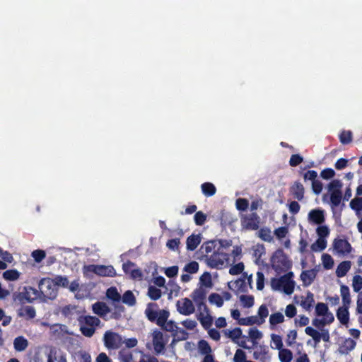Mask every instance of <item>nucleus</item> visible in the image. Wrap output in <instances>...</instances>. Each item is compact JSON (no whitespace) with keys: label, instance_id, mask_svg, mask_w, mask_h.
<instances>
[{"label":"nucleus","instance_id":"f257e3e1","mask_svg":"<svg viewBox=\"0 0 362 362\" xmlns=\"http://www.w3.org/2000/svg\"><path fill=\"white\" fill-rule=\"evenodd\" d=\"M293 278V272H288L279 278H273L270 282L271 288L273 291L290 296L293 293L296 286V282Z\"/></svg>","mask_w":362,"mask_h":362},{"label":"nucleus","instance_id":"f03ea898","mask_svg":"<svg viewBox=\"0 0 362 362\" xmlns=\"http://www.w3.org/2000/svg\"><path fill=\"white\" fill-rule=\"evenodd\" d=\"M315 313L317 317L312 320V325L315 327L319 328L329 325L334 320L333 313L329 311L327 305L324 303H317Z\"/></svg>","mask_w":362,"mask_h":362},{"label":"nucleus","instance_id":"7ed1b4c3","mask_svg":"<svg viewBox=\"0 0 362 362\" xmlns=\"http://www.w3.org/2000/svg\"><path fill=\"white\" fill-rule=\"evenodd\" d=\"M228 255L221 250H216V252L204 257V262L211 269H221L228 264Z\"/></svg>","mask_w":362,"mask_h":362},{"label":"nucleus","instance_id":"20e7f679","mask_svg":"<svg viewBox=\"0 0 362 362\" xmlns=\"http://www.w3.org/2000/svg\"><path fill=\"white\" fill-rule=\"evenodd\" d=\"M317 238L311 245L310 249L314 252H320L327 246V238L330 234V229L327 226L317 227L315 230Z\"/></svg>","mask_w":362,"mask_h":362},{"label":"nucleus","instance_id":"39448f33","mask_svg":"<svg viewBox=\"0 0 362 362\" xmlns=\"http://www.w3.org/2000/svg\"><path fill=\"white\" fill-rule=\"evenodd\" d=\"M39 292L45 300H54L58 295V289L55 286L52 279L42 278L38 283Z\"/></svg>","mask_w":362,"mask_h":362},{"label":"nucleus","instance_id":"423d86ee","mask_svg":"<svg viewBox=\"0 0 362 362\" xmlns=\"http://www.w3.org/2000/svg\"><path fill=\"white\" fill-rule=\"evenodd\" d=\"M271 262L273 269L277 272L287 271L292 265L291 261L281 250H278L274 253Z\"/></svg>","mask_w":362,"mask_h":362},{"label":"nucleus","instance_id":"0eeeda50","mask_svg":"<svg viewBox=\"0 0 362 362\" xmlns=\"http://www.w3.org/2000/svg\"><path fill=\"white\" fill-rule=\"evenodd\" d=\"M80 331L86 337H91L95 332V327L99 326L100 320L95 316L86 315L80 321Z\"/></svg>","mask_w":362,"mask_h":362},{"label":"nucleus","instance_id":"6e6552de","mask_svg":"<svg viewBox=\"0 0 362 362\" xmlns=\"http://www.w3.org/2000/svg\"><path fill=\"white\" fill-rule=\"evenodd\" d=\"M307 335L312 338L313 341V347H316L321 340L328 342L329 341L330 337L328 329H322L321 332L317 330L312 327H307L305 329Z\"/></svg>","mask_w":362,"mask_h":362},{"label":"nucleus","instance_id":"1a4fd4ad","mask_svg":"<svg viewBox=\"0 0 362 362\" xmlns=\"http://www.w3.org/2000/svg\"><path fill=\"white\" fill-rule=\"evenodd\" d=\"M105 346L108 349H117L123 344L120 334L112 331H106L103 336Z\"/></svg>","mask_w":362,"mask_h":362},{"label":"nucleus","instance_id":"9d476101","mask_svg":"<svg viewBox=\"0 0 362 362\" xmlns=\"http://www.w3.org/2000/svg\"><path fill=\"white\" fill-rule=\"evenodd\" d=\"M333 253L338 256L346 257L352 251V247L348 240L335 238L332 242Z\"/></svg>","mask_w":362,"mask_h":362},{"label":"nucleus","instance_id":"9b49d317","mask_svg":"<svg viewBox=\"0 0 362 362\" xmlns=\"http://www.w3.org/2000/svg\"><path fill=\"white\" fill-rule=\"evenodd\" d=\"M307 220L309 224L312 226H317V227L326 226L324 224L325 221V210L320 208L311 209L308 214Z\"/></svg>","mask_w":362,"mask_h":362},{"label":"nucleus","instance_id":"f8f14e48","mask_svg":"<svg viewBox=\"0 0 362 362\" xmlns=\"http://www.w3.org/2000/svg\"><path fill=\"white\" fill-rule=\"evenodd\" d=\"M177 312L185 316L192 315L195 312V305L193 301L188 298H182L176 303Z\"/></svg>","mask_w":362,"mask_h":362},{"label":"nucleus","instance_id":"ddd939ff","mask_svg":"<svg viewBox=\"0 0 362 362\" xmlns=\"http://www.w3.org/2000/svg\"><path fill=\"white\" fill-rule=\"evenodd\" d=\"M259 220L257 214L252 213L242 217L241 225L246 230H257L259 227Z\"/></svg>","mask_w":362,"mask_h":362},{"label":"nucleus","instance_id":"4468645a","mask_svg":"<svg viewBox=\"0 0 362 362\" xmlns=\"http://www.w3.org/2000/svg\"><path fill=\"white\" fill-rule=\"evenodd\" d=\"M232 298V295L227 291L221 293H212L209 296V302L210 304L221 308L225 301H229Z\"/></svg>","mask_w":362,"mask_h":362},{"label":"nucleus","instance_id":"2eb2a0df","mask_svg":"<svg viewBox=\"0 0 362 362\" xmlns=\"http://www.w3.org/2000/svg\"><path fill=\"white\" fill-rule=\"evenodd\" d=\"M169 313L165 310H160V327L167 332L173 333L177 329V326L172 320H168Z\"/></svg>","mask_w":362,"mask_h":362},{"label":"nucleus","instance_id":"dca6fc26","mask_svg":"<svg viewBox=\"0 0 362 362\" xmlns=\"http://www.w3.org/2000/svg\"><path fill=\"white\" fill-rule=\"evenodd\" d=\"M255 360L259 362H271L272 356L267 347L260 346L257 347L252 354Z\"/></svg>","mask_w":362,"mask_h":362},{"label":"nucleus","instance_id":"f3484780","mask_svg":"<svg viewBox=\"0 0 362 362\" xmlns=\"http://www.w3.org/2000/svg\"><path fill=\"white\" fill-rule=\"evenodd\" d=\"M294 300L296 303H299L300 305L305 310H310L314 303V295L311 292H307L305 296H295Z\"/></svg>","mask_w":362,"mask_h":362},{"label":"nucleus","instance_id":"a211bd4d","mask_svg":"<svg viewBox=\"0 0 362 362\" xmlns=\"http://www.w3.org/2000/svg\"><path fill=\"white\" fill-rule=\"evenodd\" d=\"M93 312L100 317L101 318L107 320L106 315L110 312V308L104 302L98 301L92 305Z\"/></svg>","mask_w":362,"mask_h":362},{"label":"nucleus","instance_id":"6ab92c4d","mask_svg":"<svg viewBox=\"0 0 362 362\" xmlns=\"http://www.w3.org/2000/svg\"><path fill=\"white\" fill-rule=\"evenodd\" d=\"M191 298L193 301L199 307L204 304V300L206 296V291L204 288L199 286L191 293Z\"/></svg>","mask_w":362,"mask_h":362},{"label":"nucleus","instance_id":"aec40b11","mask_svg":"<svg viewBox=\"0 0 362 362\" xmlns=\"http://www.w3.org/2000/svg\"><path fill=\"white\" fill-rule=\"evenodd\" d=\"M216 244V240L209 241L204 243L200 248V252L202 255L201 259L204 261L205 256L210 255V253L213 254L214 252H216V250H218Z\"/></svg>","mask_w":362,"mask_h":362},{"label":"nucleus","instance_id":"412c9836","mask_svg":"<svg viewBox=\"0 0 362 362\" xmlns=\"http://www.w3.org/2000/svg\"><path fill=\"white\" fill-rule=\"evenodd\" d=\"M204 312H202L199 315V320L200 321V323L205 329H209L211 328L212 324H213V317L211 315V314L209 312L208 308L205 305H204Z\"/></svg>","mask_w":362,"mask_h":362},{"label":"nucleus","instance_id":"4be33fe9","mask_svg":"<svg viewBox=\"0 0 362 362\" xmlns=\"http://www.w3.org/2000/svg\"><path fill=\"white\" fill-rule=\"evenodd\" d=\"M157 308L156 303H148L146 308L145 313L147 318L152 322H155L158 325V311L156 310Z\"/></svg>","mask_w":362,"mask_h":362},{"label":"nucleus","instance_id":"5701e85b","mask_svg":"<svg viewBox=\"0 0 362 362\" xmlns=\"http://www.w3.org/2000/svg\"><path fill=\"white\" fill-rule=\"evenodd\" d=\"M317 271L316 269H310L303 271L300 274V279L305 286H310L316 277Z\"/></svg>","mask_w":362,"mask_h":362},{"label":"nucleus","instance_id":"b1692460","mask_svg":"<svg viewBox=\"0 0 362 362\" xmlns=\"http://www.w3.org/2000/svg\"><path fill=\"white\" fill-rule=\"evenodd\" d=\"M96 274L101 276L113 277V276H116V272L112 266L97 265V274Z\"/></svg>","mask_w":362,"mask_h":362},{"label":"nucleus","instance_id":"393cba45","mask_svg":"<svg viewBox=\"0 0 362 362\" xmlns=\"http://www.w3.org/2000/svg\"><path fill=\"white\" fill-rule=\"evenodd\" d=\"M356 342L355 340L348 338L346 339L339 349V351L341 354H347L355 349Z\"/></svg>","mask_w":362,"mask_h":362},{"label":"nucleus","instance_id":"a878e982","mask_svg":"<svg viewBox=\"0 0 362 362\" xmlns=\"http://www.w3.org/2000/svg\"><path fill=\"white\" fill-rule=\"evenodd\" d=\"M337 317L344 325H347L349 321V307H340L337 312Z\"/></svg>","mask_w":362,"mask_h":362},{"label":"nucleus","instance_id":"bb28decb","mask_svg":"<svg viewBox=\"0 0 362 362\" xmlns=\"http://www.w3.org/2000/svg\"><path fill=\"white\" fill-rule=\"evenodd\" d=\"M285 320L284 315L280 312H276L272 313L269 316V322L270 329H273L275 327L281 323H283Z\"/></svg>","mask_w":362,"mask_h":362},{"label":"nucleus","instance_id":"cd10ccee","mask_svg":"<svg viewBox=\"0 0 362 362\" xmlns=\"http://www.w3.org/2000/svg\"><path fill=\"white\" fill-rule=\"evenodd\" d=\"M202 240L201 235L199 234L198 235H192L189 237L187 238L186 245H187V249L188 250L193 251L200 244Z\"/></svg>","mask_w":362,"mask_h":362},{"label":"nucleus","instance_id":"c85d7f7f","mask_svg":"<svg viewBox=\"0 0 362 362\" xmlns=\"http://www.w3.org/2000/svg\"><path fill=\"white\" fill-rule=\"evenodd\" d=\"M351 267V262L350 261H343L337 267L336 275L337 277L344 276Z\"/></svg>","mask_w":362,"mask_h":362},{"label":"nucleus","instance_id":"c756f323","mask_svg":"<svg viewBox=\"0 0 362 362\" xmlns=\"http://www.w3.org/2000/svg\"><path fill=\"white\" fill-rule=\"evenodd\" d=\"M13 346L16 351H23L28 346V341L24 337L19 336L15 338L13 341Z\"/></svg>","mask_w":362,"mask_h":362},{"label":"nucleus","instance_id":"7c9ffc66","mask_svg":"<svg viewBox=\"0 0 362 362\" xmlns=\"http://www.w3.org/2000/svg\"><path fill=\"white\" fill-rule=\"evenodd\" d=\"M239 300L244 308H250L255 304V298L252 295L243 294L239 296Z\"/></svg>","mask_w":362,"mask_h":362},{"label":"nucleus","instance_id":"2f4dec72","mask_svg":"<svg viewBox=\"0 0 362 362\" xmlns=\"http://www.w3.org/2000/svg\"><path fill=\"white\" fill-rule=\"evenodd\" d=\"M238 325L243 326H251L253 325H262V320H258L257 316H250L246 317H242L239 320Z\"/></svg>","mask_w":362,"mask_h":362},{"label":"nucleus","instance_id":"473e14b6","mask_svg":"<svg viewBox=\"0 0 362 362\" xmlns=\"http://www.w3.org/2000/svg\"><path fill=\"white\" fill-rule=\"evenodd\" d=\"M149 337H151L152 342H147L146 346L148 349L153 348L155 354H158V329H155L153 332L150 334Z\"/></svg>","mask_w":362,"mask_h":362},{"label":"nucleus","instance_id":"72a5a7b5","mask_svg":"<svg viewBox=\"0 0 362 362\" xmlns=\"http://www.w3.org/2000/svg\"><path fill=\"white\" fill-rule=\"evenodd\" d=\"M291 192L298 200L303 199L304 196V187L303 185L298 182H295L291 187Z\"/></svg>","mask_w":362,"mask_h":362},{"label":"nucleus","instance_id":"f704fd0d","mask_svg":"<svg viewBox=\"0 0 362 362\" xmlns=\"http://www.w3.org/2000/svg\"><path fill=\"white\" fill-rule=\"evenodd\" d=\"M121 300L128 306H134L136 303V298L132 291L130 290H128L124 293L123 296H121Z\"/></svg>","mask_w":362,"mask_h":362},{"label":"nucleus","instance_id":"c9c22d12","mask_svg":"<svg viewBox=\"0 0 362 362\" xmlns=\"http://www.w3.org/2000/svg\"><path fill=\"white\" fill-rule=\"evenodd\" d=\"M271 343L270 346L272 349H277L280 350L283 348V340L282 337L276 334H271Z\"/></svg>","mask_w":362,"mask_h":362},{"label":"nucleus","instance_id":"e433bc0d","mask_svg":"<svg viewBox=\"0 0 362 362\" xmlns=\"http://www.w3.org/2000/svg\"><path fill=\"white\" fill-rule=\"evenodd\" d=\"M278 356L281 362H291L293 359V353L288 349L282 348L279 350Z\"/></svg>","mask_w":362,"mask_h":362},{"label":"nucleus","instance_id":"4c0bfd02","mask_svg":"<svg viewBox=\"0 0 362 362\" xmlns=\"http://www.w3.org/2000/svg\"><path fill=\"white\" fill-rule=\"evenodd\" d=\"M36 313L35 310L33 306H25L22 309L20 310L18 313L19 316L25 317L27 319L30 320L33 319L35 317Z\"/></svg>","mask_w":362,"mask_h":362},{"label":"nucleus","instance_id":"58836bf2","mask_svg":"<svg viewBox=\"0 0 362 362\" xmlns=\"http://www.w3.org/2000/svg\"><path fill=\"white\" fill-rule=\"evenodd\" d=\"M106 296L113 302L119 303L121 300V295L118 292L117 288L114 286L107 288L106 291Z\"/></svg>","mask_w":362,"mask_h":362},{"label":"nucleus","instance_id":"ea45409f","mask_svg":"<svg viewBox=\"0 0 362 362\" xmlns=\"http://www.w3.org/2000/svg\"><path fill=\"white\" fill-rule=\"evenodd\" d=\"M199 286L203 288H211L213 286L211 276L209 272H204L199 278Z\"/></svg>","mask_w":362,"mask_h":362},{"label":"nucleus","instance_id":"a19ab883","mask_svg":"<svg viewBox=\"0 0 362 362\" xmlns=\"http://www.w3.org/2000/svg\"><path fill=\"white\" fill-rule=\"evenodd\" d=\"M224 334L231 339L233 341H236L239 339L242 335V330L240 328L236 327L232 329H226Z\"/></svg>","mask_w":362,"mask_h":362},{"label":"nucleus","instance_id":"79ce46f5","mask_svg":"<svg viewBox=\"0 0 362 362\" xmlns=\"http://www.w3.org/2000/svg\"><path fill=\"white\" fill-rule=\"evenodd\" d=\"M47 362H66V356L62 354L57 359V350L52 348L47 354Z\"/></svg>","mask_w":362,"mask_h":362},{"label":"nucleus","instance_id":"37998d69","mask_svg":"<svg viewBox=\"0 0 362 362\" xmlns=\"http://www.w3.org/2000/svg\"><path fill=\"white\" fill-rule=\"evenodd\" d=\"M228 288L234 291L240 292L244 291V281L243 279H238L235 281H230L228 283Z\"/></svg>","mask_w":362,"mask_h":362},{"label":"nucleus","instance_id":"c03bdc74","mask_svg":"<svg viewBox=\"0 0 362 362\" xmlns=\"http://www.w3.org/2000/svg\"><path fill=\"white\" fill-rule=\"evenodd\" d=\"M202 193L206 197H211L215 194L216 189L215 186L210 182H205L202 185Z\"/></svg>","mask_w":362,"mask_h":362},{"label":"nucleus","instance_id":"a18cd8bd","mask_svg":"<svg viewBox=\"0 0 362 362\" xmlns=\"http://www.w3.org/2000/svg\"><path fill=\"white\" fill-rule=\"evenodd\" d=\"M20 274L17 269H8L3 273V278L6 281H16L19 279Z\"/></svg>","mask_w":362,"mask_h":362},{"label":"nucleus","instance_id":"49530a36","mask_svg":"<svg viewBox=\"0 0 362 362\" xmlns=\"http://www.w3.org/2000/svg\"><path fill=\"white\" fill-rule=\"evenodd\" d=\"M55 286L58 288L59 287L67 288L69 286V279L66 276L57 275L52 279Z\"/></svg>","mask_w":362,"mask_h":362},{"label":"nucleus","instance_id":"de8ad7c7","mask_svg":"<svg viewBox=\"0 0 362 362\" xmlns=\"http://www.w3.org/2000/svg\"><path fill=\"white\" fill-rule=\"evenodd\" d=\"M341 296L342 297L343 306L349 307L351 303V297L349 288L346 286H341Z\"/></svg>","mask_w":362,"mask_h":362},{"label":"nucleus","instance_id":"09e8293b","mask_svg":"<svg viewBox=\"0 0 362 362\" xmlns=\"http://www.w3.org/2000/svg\"><path fill=\"white\" fill-rule=\"evenodd\" d=\"M13 299L16 301H18L20 303H25L26 302H32L28 292H18L13 294Z\"/></svg>","mask_w":362,"mask_h":362},{"label":"nucleus","instance_id":"8fccbe9b","mask_svg":"<svg viewBox=\"0 0 362 362\" xmlns=\"http://www.w3.org/2000/svg\"><path fill=\"white\" fill-rule=\"evenodd\" d=\"M198 351L200 354L206 356L211 354V348L205 340H201L198 343Z\"/></svg>","mask_w":362,"mask_h":362},{"label":"nucleus","instance_id":"3c124183","mask_svg":"<svg viewBox=\"0 0 362 362\" xmlns=\"http://www.w3.org/2000/svg\"><path fill=\"white\" fill-rule=\"evenodd\" d=\"M351 208L354 210L358 216L362 211V197H356L350 202Z\"/></svg>","mask_w":362,"mask_h":362},{"label":"nucleus","instance_id":"603ef678","mask_svg":"<svg viewBox=\"0 0 362 362\" xmlns=\"http://www.w3.org/2000/svg\"><path fill=\"white\" fill-rule=\"evenodd\" d=\"M321 261L325 269H331L334 266V259L329 254L324 253L321 257Z\"/></svg>","mask_w":362,"mask_h":362},{"label":"nucleus","instance_id":"864d4df0","mask_svg":"<svg viewBox=\"0 0 362 362\" xmlns=\"http://www.w3.org/2000/svg\"><path fill=\"white\" fill-rule=\"evenodd\" d=\"M258 235L264 241L271 242L273 240L272 231L268 228H261L258 232Z\"/></svg>","mask_w":362,"mask_h":362},{"label":"nucleus","instance_id":"5fc2aeb1","mask_svg":"<svg viewBox=\"0 0 362 362\" xmlns=\"http://www.w3.org/2000/svg\"><path fill=\"white\" fill-rule=\"evenodd\" d=\"M248 335L253 342L260 340L263 337L262 332L256 327L250 328L248 332Z\"/></svg>","mask_w":362,"mask_h":362},{"label":"nucleus","instance_id":"6e6d98bb","mask_svg":"<svg viewBox=\"0 0 362 362\" xmlns=\"http://www.w3.org/2000/svg\"><path fill=\"white\" fill-rule=\"evenodd\" d=\"M119 358L122 362H132V354L128 349L123 348L119 352Z\"/></svg>","mask_w":362,"mask_h":362},{"label":"nucleus","instance_id":"4d7b16f0","mask_svg":"<svg viewBox=\"0 0 362 362\" xmlns=\"http://www.w3.org/2000/svg\"><path fill=\"white\" fill-rule=\"evenodd\" d=\"M198 270L199 264L195 261H192L187 264L183 269L184 272L191 274H196L198 272Z\"/></svg>","mask_w":362,"mask_h":362},{"label":"nucleus","instance_id":"13d9d810","mask_svg":"<svg viewBox=\"0 0 362 362\" xmlns=\"http://www.w3.org/2000/svg\"><path fill=\"white\" fill-rule=\"evenodd\" d=\"M269 315V310L266 305L263 304L259 306L257 312L258 320H262V324L265 322V319Z\"/></svg>","mask_w":362,"mask_h":362},{"label":"nucleus","instance_id":"bf43d9fd","mask_svg":"<svg viewBox=\"0 0 362 362\" xmlns=\"http://www.w3.org/2000/svg\"><path fill=\"white\" fill-rule=\"evenodd\" d=\"M342 183L339 180H332L328 185V190L329 192H341Z\"/></svg>","mask_w":362,"mask_h":362},{"label":"nucleus","instance_id":"052dcab7","mask_svg":"<svg viewBox=\"0 0 362 362\" xmlns=\"http://www.w3.org/2000/svg\"><path fill=\"white\" fill-rule=\"evenodd\" d=\"M288 233V228L286 226H282L276 228L274 234L279 240H282L286 237Z\"/></svg>","mask_w":362,"mask_h":362},{"label":"nucleus","instance_id":"680f3d73","mask_svg":"<svg viewBox=\"0 0 362 362\" xmlns=\"http://www.w3.org/2000/svg\"><path fill=\"white\" fill-rule=\"evenodd\" d=\"M206 215L202 211H197L194 216V220L197 226H202L206 221Z\"/></svg>","mask_w":362,"mask_h":362},{"label":"nucleus","instance_id":"e2e57ef3","mask_svg":"<svg viewBox=\"0 0 362 362\" xmlns=\"http://www.w3.org/2000/svg\"><path fill=\"white\" fill-rule=\"evenodd\" d=\"M32 257L34 258V260L37 263L41 262L45 257H46V253L45 250H34L32 254Z\"/></svg>","mask_w":362,"mask_h":362},{"label":"nucleus","instance_id":"0e129e2a","mask_svg":"<svg viewBox=\"0 0 362 362\" xmlns=\"http://www.w3.org/2000/svg\"><path fill=\"white\" fill-rule=\"evenodd\" d=\"M246 360L247 356L245 352L242 349H237L233 356V362H245Z\"/></svg>","mask_w":362,"mask_h":362},{"label":"nucleus","instance_id":"69168bd1","mask_svg":"<svg viewBox=\"0 0 362 362\" xmlns=\"http://www.w3.org/2000/svg\"><path fill=\"white\" fill-rule=\"evenodd\" d=\"M264 286V275L262 272H258L256 274V287L259 291H262Z\"/></svg>","mask_w":362,"mask_h":362},{"label":"nucleus","instance_id":"338daca9","mask_svg":"<svg viewBox=\"0 0 362 362\" xmlns=\"http://www.w3.org/2000/svg\"><path fill=\"white\" fill-rule=\"evenodd\" d=\"M341 200V192H330V202L333 206L339 205Z\"/></svg>","mask_w":362,"mask_h":362},{"label":"nucleus","instance_id":"774afa93","mask_svg":"<svg viewBox=\"0 0 362 362\" xmlns=\"http://www.w3.org/2000/svg\"><path fill=\"white\" fill-rule=\"evenodd\" d=\"M352 286L354 291H359L362 288V276H355L353 279Z\"/></svg>","mask_w":362,"mask_h":362}]
</instances>
